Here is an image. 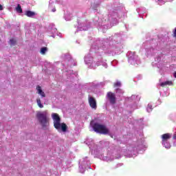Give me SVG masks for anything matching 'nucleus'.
Wrapping results in <instances>:
<instances>
[{
  "label": "nucleus",
  "instance_id": "nucleus-1",
  "mask_svg": "<svg viewBox=\"0 0 176 176\" xmlns=\"http://www.w3.org/2000/svg\"><path fill=\"white\" fill-rule=\"evenodd\" d=\"M102 60V58L100 56L97 58H93L91 57V54H89L85 57V64H87L89 65L91 68H93L94 69H96L97 67L100 65H102V67H104V68H107L108 65H107L106 62L101 61Z\"/></svg>",
  "mask_w": 176,
  "mask_h": 176
},
{
  "label": "nucleus",
  "instance_id": "nucleus-2",
  "mask_svg": "<svg viewBox=\"0 0 176 176\" xmlns=\"http://www.w3.org/2000/svg\"><path fill=\"white\" fill-rule=\"evenodd\" d=\"M86 144L89 146L92 155H95V156L98 159H100V160H108L107 157L102 156L101 153L102 152V148H101V147H98L97 144H94L92 139H88L86 141Z\"/></svg>",
  "mask_w": 176,
  "mask_h": 176
},
{
  "label": "nucleus",
  "instance_id": "nucleus-3",
  "mask_svg": "<svg viewBox=\"0 0 176 176\" xmlns=\"http://www.w3.org/2000/svg\"><path fill=\"white\" fill-rule=\"evenodd\" d=\"M36 118L43 129H47L49 127V113L47 111L37 112Z\"/></svg>",
  "mask_w": 176,
  "mask_h": 176
},
{
  "label": "nucleus",
  "instance_id": "nucleus-4",
  "mask_svg": "<svg viewBox=\"0 0 176 176\" xmlns=\"http://www.w3.org/2000/svg\"><path fill=\"white\" fill-rule=\"evenodd\" d=\"M52 118L54 120V126L55 129L58 131H63V133H65V131H67V124L60 122L61 120L60 119L58 114L53 113L52 114Z\"/></svg>",
  "mask_w": 176,
  "mask_h": 176
},
{
  "label": "nucleus",
  "instance_id": "nucleus-5",
  "mask_svg": "<svg viewBox=\"0 0 176 176\" xmlns=\"http://www.w3.org/2000/svg\"><path fill=\"white\" fill-rule=\"evenodd\" d=\"M95 49H98L99 52H104L105 54H111V56H113V54H116V51L115 49V46L111 45L108 44V43H106L104 44V45L98 47H95Z\"/></svg>",
  "mask_w": 176,
  "mask_h": 176
},
{
  "label": "nucleus",
  "instance_id": "nucleus-6",
  "mask_svg": "<svg viewBox=\"0 0 176 176\" xmlns=\"http://www.w3.org/2000/svg\"><path fill=\"white\" fill-rule=\"evenodd\" d=\"M91 126L96 133H99L100 134H108L109 133V130L105 125L92 121L91 122Z\"/></svg>",
  "mask_w": 176,
  "mask_h": 176
},
{
  "label": "nucleus",
  "instance_id": "nucleus-7",
  "mask_svg": "<svg viewBox=\"0 0 176 176\" xmlns=\"http://www.w3.org/2000/svg\"><path fill=\"white\" fill-rule=\"evenodd\" d=\"M129 64L137 66L140 64V58L135 55V52H129L126 54Z\"/></svg>",
  "mask_w": 176,
  "mask_h": 176
},
{
  "label": "nucleus",
  "instance_id": "nucleus-8",
  "mask_svg": "<svg viewBox=\"0 0 176 176\" xmlns=\"http://www.w3.org/2000/svg\"><path fill=\"white\" fill-rule=\"evenodd\" d=\"M79 164L80 173H82V174L83 173H85V171H86V169L91 168V166L90 165V161L89 160L87 157L80 160Z\"/></svg>",
  "mask_w": 176,
  "mask_h": 176
},
{
  "label": "nucleus",
  "instance_id": "nucleus-9",
  "mask_svg": "<svg viewBox=\"0 0 176 176\" xmlns=\"http://www.w3.org/2000/svg\"><path fill=\"white\" fill-rule=\"evenodd\" d=\"M109 23L111 25H115L118 24V12H116V10H112L109 12L106 24Z\"/></svg>",
  "mask_w": 176,
  "mask_h": 176
},
{
  "label": "nucleus",
  "instance_id": "nucleus-10",
  "mask_svg": "<svg viewBox=\"0 0 176 176\" xmlns=\"http://www.w3.org/2000/svg\"><path fill=\"white\" fill-rule=\"evenodd\" d=\"M48 32L50 34V36H52V38H56V35H58V36L61 37V33H57V29L54 28V24L53 23L50 25L48 28Z\"/></svg>",
  "mask_w": 176,
  "mask_h": 176
},
{
  "label": "nucleus",
  "instance_id": "nucleus-11",
  "mask_svg": "<svg viewBox=\"0 0 176 176\" xmlns=\"http://www.w3.org/2000/svg\"><path fill=\"white\" fill-rule=\"evenodd\" d=\"M63 58H64L65 63H67V65H69L70 67L72 65H76V63H74V60L72 59V58H71V55L69 54L63 55Z\"/></svg>",
  "mask_w": 176,
  "mask_h": 176
},
{
  "label": "nucleus",
  "instance_id": "nucleus-12",
  "mask_svg": "<svg viewBox=\"0 0 176 176\" xmlns=\"http://www.w3.org/2000/svg\"><path fill=\"white\" fill-rule=\"evenodd\" d=\"M107 99L109 100L110 104H115L116 102V97L115 96V94L112 92H108L107 95Z\"/></svg>",
  "mask_w": 176,
  "mask_h": 176
},
{
  "label": "nucleus",
  "instance_id": "nucleus-13",
  "mask_svg": "<svg viewBox=\"0 0 176 176\" xmlns=\"http://www.w3.org/2000/svg\"><path fill=\"white\" fill-rule=\"evenodd\" d=\"M88 101L92 109H97V102L96 101V99L94 98L89 96Z\"/></svg>",
  "mask_w": 176,
  "mask_h": 176
},
{
  "label": "nucleus",
  "instance_id": "nucleus-14",
  "mask_svg": "<svg viewBox=\"0 0 176 176\" xmlns=\"http://www.w3.org/2000/svg\"><path fill=\"white\" fill-rule=\"evenodd\" d=\"M89 27H90V23L87 21L86 23H82L81 25H80L78 30L79 31H87V30H89Z\"/></svg>",
  "mask_w": 176,
  "mask_h": 176
},
{
  "label": "nucleus",
  "instance_id": "nucleus-15",
  "mask_svg": "<svg viewBox=\"0 0 176 176\" xmlns=\"http://www.w3.org/2000/svg\"><path fill=\"white\" fill-rule=\"evenodd\" d=\"M155 64L157 65V68H160L163 64V61H162V56H158L155 59Z\"/></svg>",
  "mask_w": 176,
  "mask_h": 176
},
{
  "label": "nucleus",
  "instance_id": "nucleus-16",
  "mask_svg": "<svg viewBox=\"0 0 176 176\" xmlns=\"http://www.w3.org/2000/svg\"><path fill=\"white\" fill-rule=\"evenodd\" d=\"M146 54L147 56H153L155 53H156V50L154 49L153 47H150L146 49Z\"/></svg>",
  "mask_w": 176,
  "mask_h": 176
},
{
  "label": "nucleus",
  "instance_id": "nucleus-17",
  "mask_svg": "<svg viewBox=\"0 0 176 176\" xmlns=\"http://www.w3.org/2000/svg\"><path fill=\"white\" fill-rule=\"evenodd\" d=\"M162 141L164 142L166 141H168L170 138H171V134L170 133H165L162 135Z\"/></svg>",
  "mask_w": 176,
  "mask_h": 176
},
{
  "label": "nucleus",
  "instance_id": "nucleus-18",
  "mask_svg": "<svg viewBox=\"0 0 176 176\" xmlns=\"http://www.w3.org/2000/svg\"><path fill=\"white\" fill-rule=\"evenodd\" d=\"M140 98L138 96H132L130 98H129V101H134V102H138V101H140Z\"/></svg>",
  "mask_w": 176,
  "mask_h": 176
},
{
  "label": "nucleus",
  "instance_id": "nucleus-19",
  "mask_svg": "<svg viewBox=\"0 0 176 176\" xmlns=\"http://www.w3.org/2000/svg\"><path fill=\"white\" fill-rule=\"evenodd\" d=\"M162 145L166 149H170V148H171V144H170V142H168V140H166L165 142L162 141Z\"/></svg>",
  "mask_w": 176,
  "mask_h": 176
},
{
  "label": "nucleus",
  "instance_id": "nucleus-20",
  "mask_svg": "<svg viewBox=\"0 0 176 176\" xmlns=\"http://www.w3.org/2000/svg\"><path fill=\"white\" fill-rule=\"evenodd\" d=\"M36 89H37V91H38V94H40V96H41V97H45L46 95L45 94V92H43L42 91V89L41 88L40 86H38L36 87Z\"/></svg>",
  "mask_w": 176,
  "mask_h": 176
},
{
  "label": "nucleus",
  "instance_id": "nucleus-21",
  "mask_svg": "<svg viewBox=\"0 0 176 176\" xmlns=\"http://www.w3.org/2000/svg\"><path fill=\"white\" fill-rule=\"evenodd\" d=\"M172 85H173V82H172V81H165V82H162L161 84H160V86H162V87H164V86H172Z\"/></svg>",
  "mask_w": 176,
  "mask_h": 176
},
{
  "label": "nucleus",
  "instance_id": "nucleus-22",
  "mask_svg": "<svg viewBox=\"0 0 176 176\" xmlns=\"http://www.w3.org/2000/svg\"><path fill=\"white\" fill-rule=\"evenodd\" d=\"M25 14L28 17H34V16H35V12L28 10L25 12Z\"/></svg>",
  "mask_w": 176,
  "mask_h": 176
},
{
  "label": "nucleus",
  "instance_id": "nucleus-23",
  "mask_svg": "<svg viewBox=\"0 0 176 176\" xmlns=\"http://www.w3.org/2000/svg\"><path fill=\"white\" fill-rule=\"evenodd\" d=\"M16 13H23V9L21 8V6L18 4L15 8Z\"/></svg>",
  "mask_w": 176,
  "mask_h": 176
},
{
  "label": "nucleus",
  "instance_id": "nucleus-24",
  "mask_svg": "<svg viewBox=\"0 0 176 176\" xmlns=\"http://www.w3.org/2000/svg\"><path fill=\"white\" fill-rule=\"evenodd\" d=\"M137 12L138 13H140V14L144 13V12H145V8H138L137 9Z\"/></svg>",
  "mask_w": 176,
  "mask_h": 176
},
{
  "label": "nucleus",
  "instance_id": "nucleus-25",
  "mask_svg": "<svg viewBox=\"0 0 176 176\" xmlns=\"http://www.w3.org/2000/svg\"><path fill=\"white\" fill-rule=\"evenodd\" d=\"M124 93V91H123V90L121 89H116V94H118V96H122V94H123Z\"/></svg>",
  "mask_w": 176,
  "mask_h": 176
},
{
  "label": "nucleus",
  "instance_id": "nucleus-26",
  "mask_svg": "<svg viewBox=\"0 0 176 176\" xmlns=\"http://www.w3.org/2000/svg\"><path fill=\"white\" fill-rule=\"evenodd\" d=\"M36 101H37V105L39 107V108H43V104H42V102H41V99L38 98Z\"/></svg>",
  "mask_w": 176,
  "mask_h": 176
},
{
  "label": "nucleus",
  "instance_id": "nucleus-27",
  "mask_svg": "<svg viewBox=\"0 0 176 176\" xmlns=\"http://www.w3.org/2000/svg\"><path fill=\"white\" fill-rule=\"evenodd\" d=\"M72 17V16H71V14H69V15L65 14V20H66V21H69V20H71Z\"/></svg>",
  "mask_w": 176,
  "mask_h": 176
},
{
  "label": "nucleus",
  "instance_id": "nucleus-28",
  "mask_svg": "<svg viewBox=\"0 0 176 176\" xmlns=\"http://www.w3.org/2000/svg\"><path fill=\"white\" fill-rule=\"evenodd\" d=\"M47 52V47H42L41 49V53L42 54H45Z\"/></svg>",
  "mask_w": 176,
  "mask_h": 176
},
{
  "label": "nucleus",
  "instance_id": "nucleus-29",
  "mask_svg": "<svg viewBox=\"0 0 176 176\" xmlns=\"http://www.w3.org/2000/svg\"><path fill=\"white\" fill-rule=\"evenodd\" d=\"M122 86V83L120 82V81H117L115 84H114V87H120Z\"/></svg>",
  "mask_w": 176,
  "mask_h": 176
},
{
  "label": "nucleus",
  "instance_id": "nucleus-30",
  "mask_svg": "<svg viewBox=\"0 0 176 176\" xmlns=\"http://www.w3.org/2000/svg\"><path fill=\"white\" fill-rule=\"evenodd\" d=\"M10 45H11V46H14V45H16V40H14L13 38L10 39Z\"/></svg>",
  "mask_w": 176,
  "mask_h": 176
},
{
  "label": "nucleus",
  "instance_id": "nucleus-31",
  "mask_svg": "<svg viewBox=\"0 0 176 176\" xmlns=\"http://www.w3.org/2000/svg\"><path fill=\"white\" fill-rule=\"evenodd\" d=\"M146 109L147 112H152V104H148Z\"/></svg>",
  "mask_w": 176,
  "mask_h": 176
},
{
  "label": "nucleus",
  "instance_id": "nucleus-32",
  "mask_svg": "<svg viewBox=\"0 0 176 176\" xmlns=\"http://www.w3.org/2000/svg\"><path fill=\"white\" fill-rule=\"evenodd\" d=\"M158 5H164L166 3V1L164 0H157Z\"/></svg>",
  "mask_w": 176,
  "mask_h": 176
},
{
  "label": "nucleus",
  "instance_id": "nucleus-33",
  "mask_svg": "<svg viewBox=\"0 0 176 176\" xmlns=\"http://www.w3.org/2000/svg\"><path fill=\"white\" fill-rule=\"evenodd\" d=\"M99 25L104 27L105 25V23L102 22V23H99Z\"/></svg>",
  "mask_w": 176,
  "mask_h": 176
},
{
  "label": "nucleus",
  "instance_id": "nucleus-34",
  "mask_svg": "<svg viewBox=\"0 0 176 176\" xmlns=\"http://www.w3.org/2000/svg\"><path fill=\"white\" fill-rule=\"evenodd\" d=\"M0 10H3V6H2V5L0 4Z\"/></svg>",
  "mask_w": 176,
  "mask_h": 176
},
{
  "label": "nucleus",
  "instance_id": "nucleus-35",
  "mask_svg": "<svg viewBox=\"0 0 176 176\" xmlns=\"http://www.w3.org/2000/svg\"><path fill=\"white\" fill-rule=\"evenodd\" d=\"M173 139H174V140H176V132H175V133L173 135Z\"/></svg>",
  "mask_w": 176,
  "mask_h": 176
},
{
  "label": "nucleus",
  "instance_id": "nucleus-36",
  "mask_svg": "<svg viewBox=\"0 0 176 176\" xmlns=\"http://www.w3.org/2000/svg\"><path fill=\"white\" fill-rule=\"evenodd\" d=\"M52 12H56V8H53V9L52 10Z\"/></svg>",
  "mask_w": 176,
  "mask_h": 176
},
{
  "label": "nucleus",
  "instance_id": "nucleus-37",
  "mask_svg": "<svg viewBox=\"0 0 176 176\" xmlns=\"http://www.w3.org/2000/svg\"><path fill=\"white\" fill-rule=\"evenodd\" d=\"M101 43V41H97L96 43L98 44V43Z\"/></svg>",
  "mask_w": 176,
  "mask_h": 176
},
{
  "label": "nucleus",
  "instance_id": "nucleus-38",
  "mask_svg": "<svg viewBox=\"0 0 176 176\" xmlns=\"http://www.w3.org/2000/svg\"><path fill=\"white\" fill-rule=\"evenodd\" d=\"M113 63H116V60H114V61L113 62Z\"/></svg>",
  "mask_w": 176,
  "mask_h": 176
},
{
  "label": "nucleus",
  "instance_id": "nucleus-39",
  "mask_svg": "<svg viewBox=\"0 0 176 176\" xmlns=\"http://www.w3.org/2000/svg\"><path fill=\"white\" fill-rule=\"evenodd\" d=\"M129 157H133V155L129 156Z\"/></svg>",
  "mask_w": 176,
  "mask_h": 176
},
{
  "label": "nucleus",
  "instance_id": "nucleus-40",
  "mask_svg": "<svg viewBox=\"0 0 176 176\" xmlns=\"http://www.w3.org/2000/svg\"><path fill=\"white\" fill-rule=\"evenodd\" d=\"M92 49H94V46H92Z\"/></svg>",
  "mask_w": 176,
  "mask_h": 176
},
{
  "label": "nucleus",
  "instance_id": "nucleus-41",
  "mask_svg": "<svg viewBox=\"0 0 176 176\" xmlns=\"http://www.w3.org/2000/svg\"><path fill=\"white\" fill-rule=\"evenodd\" d=\"M50 6H52V4H50Z\"/></svg>",
  "mask_w": 176,
  "mask_h": 176
}]
</instances>
